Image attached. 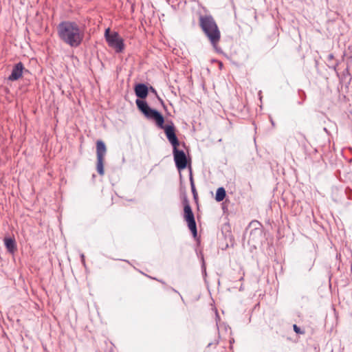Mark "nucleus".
<instances>
[{
    "label": "nucleus",
    "mask_w": 352,
    "mask_h": 352,
    "mask_svg": "<svg viewBox=\"0 0 352 352\" xmlns=\"http://www.w3.org/2000/svg\"><path fill=\"white\" fill-rule=\"evenodd\" d=\"M190 187H191L192 192L194 197H196V196H197V191H196L195 184H194V181H193V179H192V177L191 175H190Z\"/></svg>",
    "instance_id": "13"
},
{
    "label": "nucleus",
    "mask_w": 352,
    "mask_h": 352,
    "mask_svg": "<svg viewBox=\"0 0 352 352\" xmlns=\"http://www.w3.org/2000/svg\"><path fill=\"white\" fill-rule=\"evenodd\" d=\"M262 234V230L261 229H255L253 231L252 230L250 232V238L252 239V235L253 234H259L261 235Z\"/></svg>",
    "instance_id": "14"
},
{
    "label": "nucleus",
    "mask_w": 352,
    "mask_h": 352,
    "mask_svg": "<svg viewBox=\"0 0 352 352\" xmlns=\"http://www.w3.org/2000/svg\"><path fill=\"white\" fill-rule=\"evenodd\" d=\"M148 92V88L145 84L140 83L135 87V95L140 98H145Z\"/></svg>",
    "instance_id": "10"
},
{
    "label": "nucleus",
    "mask_w": 352,
    "mask_h": 352,
    "mask_svg": "<svg viewBox=\"0 0 352 352\" xmlns=\"http://www.w3.org/2000/svg\"><path fill=\"white\" fill-rule=\"evenodd\" d=\"M3 241L7 250L10 253L13 254L16 250V244L15 240L11 237H6Z\"/></svg>",
    "instance_id": "11"
},
{
    "label": "nucleus",
    "mask_w": 352,
    "mask_h": 352,
    "mask_svg": "<svg viewBox=\"0 0 352 352\" xmlns=\"http://www.w3.org/2000/svg\"><path fill=\"white\" fill-rule=\"evenodd\" d=\"M23 69L24 67L21 62L16 63L13 67L11 74L8 76V79L10 81H15L19 80L23 75Z\"/></svg>",
    "instance_id": "9"
},
{
    "label": "nucleus",
    "mask_w": 352,
    "mask_h": 352,
    "mask_svg": "<svg viewBox=\"0 0 352 352\" xmlns=\"http://www.w3.org/2000/svg\"><path fill=\"white\" fill-rule=\"evenodd\" d=\"M184 219L188 223V226L192 234L197 235V226L194 214L187 199L184 200Z\"/></svg>",
    "instance_id": "5"
},
{
    "label": "nucleus",
    "mask_w": 352,
    "mask_h": 352,
    "mask_svg": "<svg viewBox=\"0 0 352 352\" xmlns=\"http://www.w3.org/2000/svg\"><path fill=\"white\" fill-rule=\"evenodd\" d=\"M80 257H81V261H82V264H83V265H85V256H84V254H82L80 255Z\"/></svg>",
    "instance_id": "17"
},
{
    "label": "nucleus",
    "mask_w": 352,
    "mask_h": 352,
    "mask_svg": "<svg viewBox=\"0 0 352 352\" xmlns=\"http://www.w3.org/2000/svg\"><path fill=\"white\" fill-rule=\"evenodd\" d=\"M271 122H272V125L274 124V121L272 120H271Z\"/></svg>",
    "instance_id": "18"
},
{
    "label": "nucleus",
    "mask_w": 352,
    "mask_h": 352,
    "mask_svg": "<svg viewBox=\"0 0 352 352\" xmlns=\"http://www.w3.org/2000/svg\"><path fill=\"white\" fill-rule=\"evenodd\" d=\"M136 104L146 118L155 121L157 126H162L164 118L158 111L151 109L144 100L138 99Z\"/></svg>",
    "instance_id": "3"
},
{
    "label": "nucleus",
    "mask_w": 352,
    "mask_h": 352,
    "mask_svg": "<svg viewBox=\"0 0 352 352\" xmlns=\"http://www.w3.org/2000/svg\"><path fill=\"white\" fill-rule=\"evenodd\" d=\"M226 190H225L224 188H223V187L219 188L216 192V196H215L216 201H219V202L223 201L226 197Z\"/></svg>",
    "instance_id": "12"
},
{
    "label": "nucleus",
    "mask_w": 352,
    "mask_h": 352,
    "mask_svg": "<svg viewBox=\"0 0 352 352\" xmlns=\"http://www.w3.org/2000/svg\"><path fill=\"white\" fill-rule=\"evenodd\" d=\"M60 40L72 47H78L84 38V31L75 22L63 21L58 25Z\"/></svg>",
    "instance_id": "1"
},
{
    "label": "nucleus",
    "mask_w": 352,
    "mask_h": 352,
    "mask_svg": "<svg viewBox=\"0 0 352 352\" xmlns=\"http://www.w3.org/2000/svg\"><path fill=\"white\" fill-rule=\"evenodd\" d=\"M164 122L162 123V126L158 127L164 131L168 142L173 146V148L178 147L179 142L175 134V127L174 124L171 121L169 124L164 125Z\"/></svg>",
    "instance_id": "7"
},
{
    "label": "nucleus",
    "mask_w": 352,
    "mask_h": 352,
    "mask_svg": "<svg viewBox=\"0 0 352 352\" xmlns=\"http://www.w3.org/2000/svg\"><path fill=\"white\" fill-rule=\"evenodd\" d=\"M148 90H150L152 93L156 95L157 98L160 100V102L163 103V100L157 96L156 90L153 87H150Z\"/></svg>",
    "instance_id": "15"
},
{
    "label": "nucleus",
    "mask_w": 352,
    "mask_h": 352,
    "mask_svg": "<svg viewBox=\"0 0 352 352\" xmlns=\"http://www.w3.org/2000/svg\"><path fill=\"white\" fill-rule=\"evenodd\" d=\"M294 330L297 333H302L303 332L300 331V327H298L296 324H294L293 326Z\"/></svg>",
    "instance_id": "16"
},
{
    "label": "nucleus",
    "mask_w": 352,
    "mask_h": 352,
    "mask_svg": "<svg viewBox=\"0 0 352 352\" xmlns=\"http://www.w3.org/2000/svg\"><path fill=\"white\" fill-rule=\"evenodd\" d=\"M174 160L176 167L179 170L186 168L187 158L183 151L178 150L177 147L173 148Z\"/></svg>",
    "instance_id": "8"
},
{
    "label": "nucleus",
    "mask_w": 352,
    "mask_h": 352,
    "mask_svg": "<svg viewBox=\"0 0 352 352\" xmlns=\"http://www.w3.org/2000/svg\"><path fill=\"white\" fill-rule=\"evenodd\" d=\"M199 22L211 45L216 48L221 38V32L214 18L211 15H201Z\"/></svg>",
    "instance_id": "2"
},
{
    "label": "nucleus",
    "mask_w": 352,
    "mask_h": 352,
    "mask_svg": "<svg viewBox=\"0 0 352 352\" xmlns=\"http://www.w3.org/2000/svg\"><path fill=\"white\" fill-rule=\"evenodd\" d=\"M233 342H234V340H230V344H232L233 343Z\"/></svg>",
    "instance_id": "19"
},
{
    "label": "nucleus",
    "mask_w": 352,
    "mask_h": 352,
    "mask_svg": "<svg viewBox=\"0 0 352 352\" xmlns=\"http://www.w3.org/2000/svg\"><path fill=\"white\" fill-rule=\"evenodd\" d=\"M107 148L104 143L102 140H98L96 142V155H97V171L100 175H103L104 170V157L106 155Z\"/></svg>",
    "instance_id": "6"
},
{
    "label": "nucleus",
    "mask_w": 352,
    "mask_h": 352,
    "mask_svg": "<svg viewBox=\"0 0 352 352\" xmlns=\"http://www.w3.org/2000/svg\"><path fill=\"white\" fill-rule=\"evenodd\" d=\"M104 37L108 45L113 48L117 53L122 52L124 48V40L116 32H110L109 28H107L104 32Z\"/></svg>",
    "instance_id": "4"
}]
</instances>
